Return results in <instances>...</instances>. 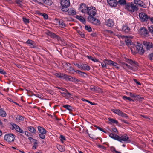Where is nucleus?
I'll return each mask as SVG.
<instances>
[{
    "instance_id": "1",
    "label": "nucleus",
    "mask_w": 153,
    "mask_h": 153,
    "mask_svg": "<svg viewBox=\"0 0 153 153\" xmlns=\"http://www.w3.org/2000/svg\"><path fill=\"white\" fill-rule=\"evenodd\" d=\"M126 62L131 64V65H129L128 64L123 63V65H125L128 68L132 70L133 71H135L137 70V66L138 65L137 62L135 61H133L131 59H128L127 60Z\"/></svg>"
},
{
    "instance_id": "2",
    "label": "nucleus",
    "mask_w": 153,
    "mask_h": 153,
    "mask_svg": "<svg viewBox=\"0 0 153 153\" xmlns=\"http://www.w3.org/2000/svg\"><path fill=\"white\" fill-rule=\"evenodd\" d=\"M61 10L66 12L68 10V7L70 5L69 0H62L60 2Z\"/></svg>"
},
{
    "instance_id": "3",
    "label": "nucleus",
    "mask_w": 153,
    "mask_h": 153,
    "mask_svg": "<svg viewBox=\"0 0 153 153\" xmlns=\"http://www.w3.org/2000/svg\"><path fill=\"white\" fill-rule=\"evenodd\" d=\"M126 6L127 10L128 11L132 12L137 11L138 9V7L132 3L130 4L128 3L126 4Z\"/></svg>"
},
{
    "instance_id": "4",
    "label": "nucleus",
    "mask_w": 153,
    "mask_h": 153,
    "mask_svg": "<svg viewBox=\"0 0 153 153\" xmlns=\"http://www.w3.org/2000/svg\"><path fill=\"white\" fill-rule=\"evenodd\" d=\"M117 137V140L122 142L123 141L126 142L127 143H130L131 142L130 140L129 139L128 137L126 135H124L121 137L119 136H116Z\"/></svg>"
},
{
    "instance_id": "5",
    "label": "nucleus",
    "mask_w": 153,
    "mask_h": 153,
    "mask_svg": "<svg viewBox=\"0 0 153 153\" xmlns=\"http://www.w3.org/2000/svg\"><path fill=\"white\" fill-rule=\"evenodd\" d=\"M15 138L14 135L12 134H6L4 137V140L9 143L14 141Z\"/></svg>"
},
{
    "instance_id": "6",
    "label": "nucleus",
    "mask_w": 153,
    "mask_h": 153,
    "mask_svg": "<svg viewBox=\"0 0 153 153\" xmlns=\"http://www.w3.org/2000/svg\"><path fill=\"white\" fill-rule=\"evenodd\" d=\"M88 14L89 16H94L96 13V10L94 7H86Z\"/></svg>"
},
{
    "instance_id": "7",
    "label": "nucleus",
    "mask_w": 153,
    "mask_h": 153,
    "mask_svg": "<svg viewBox=\"0 0 153 153\" xmlns=\"http://www.w3.org/2000/svg\"><path fill=\"white\" fill-rule=\"evenodd\" d=\"M10 124L12 126V130L15 129L18 132L22 134L24 133V131L17 125L13 123H11Z\"/></svg>"
},
{
    "instance_id": "8",
    "label": "nucleus",
    "mask_w": 153,
    "mask_h": 153,
    "mask_svg": "<svg viewBox=\"0 0 153 153\" xmlns=\"http://www.w3.org/2000/svg\"><path fill=\"white\" fill-rule=\"evenodd\" d=\"M143 45L147 50H150L153 48V43L149 41H143Z\"/></svg>"
},
{
    "instance_id": "9",
    "label": "nucleus",
    "mask_w": 153,
    "mask_h": 153,
    "mask_svg": "<svg viewBox=\"0 0 153 153\" xmlns=\"http://www.w3.org/2000/svg\"><path fill=\"white\" fill-rule=\"evenodd\" d=\"M139 16L140 19L143 21H148L149 17L146 13L143 12L140 13Z\"/></svg>"
},
{
    "instance_id": "10",
    "label": "nucleus",
    "mask_w": 153,
    "mask_h": 153,
    "mask_svg": "<svg viewBox=\"0 0 153 153\" xmlns=\"http://www.w3.org/2000/svg\"><path fill=\"white\" fill-rule=\"evenodd\" d=\"M134 4L138 5L144 8L147 7V6L142 1L140 0H134Z\"/></svg>"
},
{
    "instance_id": "11",
    "label": "nucleus",
    "mask_w": 153,
    "mask_h": 153,
    "mask_svg": "<svg viewBox=\"0 0 153 153\" xmlns=\"http://www.w3.org/2000/svg\"><path fill=\"white\" fill-rule=\"evenodd\" d=\"M25 43L28 44V45L31 48H35L37 46L36 43L30 39H28Z\"/></svg>"
},
{
    "instance_id": "12",
    "label": "nucleus",
    "mask_w": 153,
    "mask_h": 153,
    "mask_svg": "<svg viewBox=\"0 0 153 153\" xmlns=\"http://www.w3.org/2000/svg\"><path fill=\"white\" fill-rule=\"evenodd\" d=\"M139 33L142 35L146 36L149 33V32L146 28L143 27L140 28Z\"/></svg>"
},
{
    "instance_id": "13",
    "label": "nucleus",
    "mask_w": 153,
    "mask_h": 153,
    "mask_svg": "<svg viewBox=\"0 0 153 153\" xmlns=\"http://www.w3.org/2000/svg\"><path fill=\"white\" fill-rule=\"evenodd\" d=\"M107 1L111 7H116L117 5V0H107Z\"/></svg>"
},
{
    "instance_id": "14",
    "label": "nucleus",
    "mask_w": 153,
    "mask_h": 153,
    "mask_svg": "<svg viewBox=\"0 0 153 153\" xmlns=\"http://www.w3.org/2000/svg\"><path fill=\"white\" fill-rule=\"evenodd\" d=\"M114 21L110 19L107 20L105 22L106 25L109 27H112L114 25Z\"/></svg>"
},
{
    "instance_id": "15",
    "label": "nucleus",
    "mask_w": 153,
    "mask_h": 153,
    "mask_svg": "<svg viewBox=\"0 0 153 153\" xmlns=\"http://www.w3.org/2000/svg\"><path fill=\"white\" fill-rule=\"evenodd\" d=\"M48 35L51 36V37L53 38H56L58 40L60 39V37L57 35H56L54 33L51 32H49L48 34Z\"/></svg>"
},
{
    "instance_id": "16",
    "label": "nucleus",
    "mask_w": 153,
    "mask_h": 153,
    "mask_svg": "<svg viewBox=\"0 0 153 153\" xmlns=\"http://www.w3.org/2000/svg\"><path fill=\"white\" fill-rule=\"evenodd\" d=\"M130 28L127 25H123L122 27V31L126 33L129 32Z\"/></svg>"
},
{
    "instance_id": "17",
    "label": "nucleus",
    "mask_w": 153,
    "mask_h": 153,
    "mask_svg": "<svg viewBox=\"0 0 153 153\" xmlns=\"http://www.w3.org/2000/svg\"><path fill=\"white\" fill-rule=\"evenodd\" d=\"M40 1V3H44L48 5H51L53 3L51 0H41Z\"/></svg>"
},
{
    "instance_id": "18",
    "label": "nucleus",
    "mask_w": 153,
    "mask_h": 153,
    "mask_svg": "<svg viewBox=\"0 0 153 153\" xmlns=\"http://www.w3.org/2000/svg\"><path fill=\"white\" fill-rule=\"evenodd\" d=\"M38 129L39 131L41 134H45L46 133V130L42 127L38 126Z\"/></svg>"
},
{
    "instance_id": "19",
    "label": "nucleus",
    "mask_w": 153,
    "mask_h": 153,
    "mask_svg": "<svg viewBox=\"0 0 153 153\" xmlns=\"http://www.w3.org/2000/svg\"><path fill=\"white\" fill-rule=\"evenodd\" d=\"M68 12V13L70 15L74 16L76 14V13L75 10L71 8L70 9H69L67 11Z\"/></svg>"
},
{
    "instance_id": "20",
    "label": "nucleus",
    "mask_w": 153,
    "mask_h": 153,
    "mask_svg": "<svg viewBox=\"0 0 153 153\" xmlns=\"http://www.w3.org/2000/svg\"><path fill=\"white\" fill-rule=\"evenodd\" d=\"M93 16H88V19L89 21L94 24V23H95V22L96 20V19L93 17Z\"/></svg>"
},
{
    "instance_id": "21",
    "label": "nucleus",
    "mask_w": 153,
    "mask_h": 153,
    "mask_svg": "<svg viewBox=\"0 0 153 153\" xmlns=\"http://www.w3.org/2000/svg\"><path fill=\"white\" fill-rule=\"evenodd\" d=\"M76 72L78 74L81 75L82 76L86 77L87 76V74L85 72L81 71L79 70H76Z\"/></svg>"
},
{
    "instance_id": "22",
    "label": "nucleus",
    "mask_w": 153,
    "mask_h": 153,
    "mask_svg": "<svg viewBox=\"0 0 153 153\" xmlns=\"http://www.w3.org/2000/svg\"><path fill=\"white\" fill-rule=\"evenodd\" d=\"M27 129L32 133L35 134L36 132V130L32 126H29L27 127Z\"/></svg>"
},
{
    "instance_id": "23",
    "label": "nucleus",
    "mask_w": 153,
    "mask_h": 153,
    "mask_svg": "<svg viewBox=\"0 0 153 153\" xmlns=\"http://www.w3.org/2000/svg\"><path fill=\"white\" fill-rule=\"evenodd\" d=\"M7 114L5 111L2 108L0 109V116L5 117L6 116Z\"/></svg>"
},
{
    "instance_id": "24",
    "label": "nucleus",
    "mask_w": 153,
    "mask_h": 153,
    "mask_svg": "<svg viewBox=\"0 0 153 153\" xmlns=\"http://www.w3.org/2000/svg\"><path fill=\"white\" fill-rule=\"evenodd\" d=\"M117 4H119L120 5H124L126 4V0H119L117 1Z\"/></svg>"
},
{
    "instance_id": "25",
    "label": "nucleus",
    "mask_w": 153,
    "mask_h": 153,
    "mask_svg": "<svg viewBox=\"0 0 153 153\" xmlns=\"http://www.w3.org/2000/svg\"><path fill=\"white\" fill-rule=\"evenodd\" d=\"M59 26L62 28H64L65 27L66 25L64 22L62 20H59Z\"/></svg>"
},
{
    "instance_id": "26",
    "label": "nucleus",
    "mask_w": 153,
    "mask_h": 153,
    "mask_svg": "<svg viewBox=\"0 0 153 153\" xmlns=\"http://www.w3.org/2000/svg\"><path fill=\"white\" fill-rule=\"evenodd\" d=\"M57 147L58 150L60 151L63 152L65 151V147L63 146L58 145Z\"/></svg>"
},
{
    "instance_id": "27",
    "label": "nucleus",
    "mask_w": 153,
    "mask_h": 153,
    "mask_svg": "<svg viewBox=\"0 0 153 153\" xmlns=\"http://www.w3.org/2000/svg\"><path fill=\"white\" fill-rule=\"evenodd\" d=\"M82 68H82V70H87V71H89L90 69V67L85 64H83Z\"/></svg>"
},
{
    "instance_id": "28",
    "label": "nucleus",
    "mask_w": 153,
    "mask_h": 153,
    "mask_svg": "<svg viewBox=\"0 0 153 153\" xmlns=\"http://www.w3.org/2000/svg\"><path fill=\"white\" fill-rule=\"evenodd\" d=\"M125 42L126 45H127L128 46L131 45L132 44V42L131 40L128 38L126 39Z\"/></svg>"
},
{
    "instance_id": "29",
    "label": "nucleus",
    "mask_w": 153,
    "mask_h": 153,
    "mask_svg": "<svg viewBox=\"0 0 153 153\" xmlns=\"http://www.w3.org/2000/svg\"><path fill=\"white\" fill-rule=\"evenodd\" d=\"M63 107L70 111L72 110L73 108L70 105H63Z\"/></svg>"
},
{
    "instance_id": "30",
    "label": "nucleus",
    "mask_w": 153,
    "mask_h": 153,
    "mask_svg": "<svg viewBox=\"0 0 153 153\" xmlns=\"http://www.w3.org/2000/svg\"><path fill=\"white\" fill-rule=\"evenodd\" d=\"M64 79L66 80H68L69 81H71L72 79H73V77L69 75L65 74Z\"/></svg>"
},
{
    "instance_id": "31",
    "label": "nucleus",
    "mask_w": 153,
    "mask_h": 153,
    "mask_svg": "<svg viewBox=\"0 0 153 153\" xmlns=\"http://www.w3.org/2000/svg\"><path fill=\"white\" fill-rule=\"evenodd\" d=\"M108 120L110 121V123H111L116 124H117L118 123V122L117 120L114 119H112L110 118H108Z\"/></svg>"
},
{
    "instance_id": "32",
    "label": "nucleus",
    "mask_w": 153,
    "mask_h": 153,
    "mask_svg": "<svg viewBox=\"0 0 153 153\" xmlns=\"http://www.w3.org/2000/svg\"><path fill=\"white\" fill-rule=\"evenodd\" d=\"M104 61H105L106 64H107V65H108L111 66L112 65V63L113 62V61L111 60L107 59L104 60Z\"/></svg>"
},
{
    "instance_id": "33",
    "label": "nucleus",
    "mask_w": 153,
    "mask_h": 153,
    "mask_svg": "<svg viewBox=\"0 0 153 153\" xmlns=\"http://www.w3.org/2000/svg\"><path fill=\"white\" fill-rule=\"evenodd\" d=\"M78 18L79 19V20L83 24H85L86 22L85 19V18L82 17L80 16L79 18H78V17H79V16H77Z\"/></svg>"
},
{
    "instance_id": "34",
    "label": "nucleus",
    "mask_w": 153,
    "mask_h": 153,
    "mask_svg": "<svg viewBox=\"0 0 153 153\" xmlns=\"http://www.w3.org/2000/svg\"><path fill=\"white\" fill-rule=\"evenodd\" d=\"M123 98L125 100H127L130 101H134V100L132 99L130 97L126 96H123Z\"/></svg>"
},
{
    "instance_id": "35",
    "label": "nucleus",
    "mask_w": 153,
    "mask_h": 153,
    "mask_svg": "<svg viewBox=\"0 0 153 153\" xmlns=\"http://www.w3.org/2000/svg\"><path fill=\"white\" fill-rule=\"evenodd\" d=\"M83 64L80 63L79 64L76 63L74 64V65L77 67L81 69V70H82V66H83Z\"/></svg>"
},
{
    "instance_id": "36",
    "label": "nucleus",
    "mask_w": 153,
    "mask_h": 153,
    "mask_svg": "<svg viewBox=\"0 0 153 153\" xmlns=\"http://www.w3.org/2000/svg\"><path fill=\"white\" fill-rule=\"evenodd\" d=\"M137 51L140 55H142L144 53L145 50L143 49V48L142 47L140 49V50H138Z\"/></svg>"
},
{
    "instance_id": "37",
    "label": "nucleus",
    "mask_w": 153,
    "mask_h": 153,
    "mask_svg": "<svg viewBox=\"0 0 153 153\" xmlns=\"http://www.w3.org/2000/svg\"><path fill=\"white\" fill-rule=\"evenodd\" d=\"M116 136H118L115 134L111 133L109 134V136L110 137L113 138L115 140H117V137Z\"/></svg>"
},
{
    "instance_id": "38",
    "label": "nucleus",
    "mask_w": 153,
    "mask_h": 153,
    "mask_svg": "<svg viewBox=\"0 0 153 153\" xmlns=\"http://www.w3.org/2000/svg\"><path fill=\"white\" fill-rule=\"evenodd\" d=\"M63 88H62L61 89L62 90L64 91H65L67 93H66L67 95V97H70L71 96V94L70 93H69L66 89H65L63 90Z\"/></svg>"
},
{
    "instance_id": "39",
    "label": "nucleus",
    "mask_w": 153,
    "mask_h": 153,
    "mask_svg": "<svg viewBox=\"0 0 153 153\" xmlns=\"http://www.w3.org/2000/svg\"><path fill=\"white\" fill-rule=\"evenodd\" d=\"M85 30L89 32H90L91 31L92 29L91 27L90 26L88 25H85Z\"/></svg>"
},
{
    "instance_id": "40",
    "label": "nucleus",
    "mask_w": 153,
    "mask_h": 153,
    "mask_svg": "<svg viewBox=\"0 0 153 153\" xmlns=\"http://www.w3.org/2000/svg\"><path fill=\"white\" fill-rule=\"evenodd\" d=\"M23 20L24 23L26 24L29 22V19L25 17L23 18Z\"/></svg>"
},
{
    "instance_id": "41",
    "label": "nucleus",
    "mask_w": 153,
    "mask_h": 153,
    "mask_svg": "<svg viewBox=\"0 0 153 153\" xmlns=\"http://www.w3.org/2000/svg\"><path fill=\"white\" fill-rule=\"evenodd\" d=\"M135 47L136 50L137 51L138 50H140V49L141 48V47H143V46L142 44L138 43L137 45H135Z\"/></svg>"
},
{
    "instance_id": "42",
    "label": "nucleus",
    "mask_w": 153,
    "mask_h": 153,
    "mask_svg": "<svg viewBox=\"0 0 153 153\" xmlns=\"http://www.w3.org/2000/svg\"><path fill=\"white\" fill-rule=\"evenodd\" d=\"M120 116L126 118H128V116L126 114L123 112L121 113Z\"/></svg>"
},
{
    "instance_id": "43",
    "label": "nucleus",
    "mask_w": 153,
    "mask_h": 153,
    "mask_svg": "<svg viewBox=\"0 0 153 153\" xmlns=\"http://www.w3.org/2000/svg\"><path fill=\"white\" fill-rule=\"evenodd\" d=\"M107 64H106L105 61L104 62V63H101V65H102V67L104 68H107L106 66Z\"/></svg>"
},
{
    "instance_id": "44",
    "label": "nucleus",
    "mask_w": 153,
    "mask_h": 153,
    "mask_svg": "<svg viewBox=\"0 0 153 153\" xmlns=\"http://www.w3.org/2000/svg\"><path fill=\"white\" fill-rule=\"evenodd\" d=\"M122 113V112L120 110L117 109L116 112V114H117L118 115L120 116Z\"/></svg>"
},
{
    "instance_id": "45",
    "label": "nucleus",
    "mask_w": 153,
    "mask_h": 153,
    "mask_svg": "<svg viewBox=\"0 0 153 153\" xmlns=\"http://www.w3.org/2000/svg\"><path fill=\"white\" fill-rule=\"evenodd\" d=\"M94 126L95 127H96L97 129H98L100 130V131H102L105 133H106V132H105V131H104L103 130L102 128L100 127H99L97 126H96V125Z\"/></svg>"
},
{
    "instance_id": "46",
    "label": "nucleus",
    "mask_w": 153,
    "mask_h": 153,
    "mask_svg": "<svg viewBox=\"0 0 153 153\" xmlns=\"http://www.w3.org/2000/svg\"><path fill=\"white\" fill-rule=\"evenodd\" d=\"M45 134H41L39 135V137L42 139H44L45 138Z\"/></svg>"
},
{
    "instance_id": "47",
    "label": "nucleus",
    "mask_w": 153,
    "mask_h": 153,
    "mask_svg": "<svg viewBox=\"0 0 153 153\" xmlns=\"http://www.w3.org/2000/svg\"><path fill=\"white\" fill-rule=\"evenodd\" d=\"M127 95H129L131 97L134 98L135 97V94L132 93L131 92H129L127 93Z\"/></svg>"
},
{
    "instance_id": "48",
    "label": "nucleus",
    "mask_w": 153,
    "mask_h": 153,
    "mask_svg": "<svg viewBox=\"0 0 153 153\" xmlns=\"http://www.w3.org/2000/svg\"><path fill=\"white\" fill-rule=\"evenodd\" d=\"M97 87H94L93 86L92 87H91L90 88V89L91 91H97Z\"/></svg>"
},
{
    "instance_id": "49",
    "label": "nucleus",
    "mask_w": 153,
    "mask_h": 153,
    "mask_svg": "<svg viewBox=\"0 0 153 153\" xmlns=\"http://www.w3.org/2000/svg\"><path fill=\"white\" fill-rule=\"evenodd\" d=\"M148 58L150 60H153V53L149 54L148 56Z\"/></svg>"
},
{
    "instance_id": "50",
    "label": "nucleus",
    "mask_w": 153,
    "mask_h": 153,
    "mask_svg": "<svg viewBox=\"0 0 153 153\" xmlns=\"http://www.w3.org/2000/svg\"><path fill=\"white\" fill-rule=\"evenodd\" d=\"M17 118L19 120L23 121L24 120V118L23 117L21 116H18Z\"/></svg>"
},
{
    "instance_id": "51",
    "label": "nucleus",
    "mask_w": 153,
    "mask_h": 153,
    "mask_svg": "<svg viewBox=\"0 0 153 153\" xmlns=\"http://www.w3.org/2000/svg\"><path fill=\"white\" fill-rule=\"evenodd\" d=\"M0 73L1 74H4V75H5L7 74V73L6 72L4 71L2 69H1L0 68Z\"/></svg>"
},
{
    "instance_id": "52",
    "label": "nucleus",
    "mask_w": 153,
    "mask_h": 153,
    "mask_svg": "<svg viewBox=\"0 0 153 153\" xmlns=\"http://www.w3.org/2000/svg\"><path fill=\"white\" fill-rule=\"evenodd\" d=\"M111 151H114L116 153H120V152L116 150L115 148L114 147H112L111 148Z\"/></svg>"
},
{
    "instance_id": "53",
    "label": "nucleus",
    "mask_w": 153,
    "mask_h": 153,
    "mask_svg": "<svg viewBox=\"0 0 153 153\" xmlns=\"http://www.w3.org/2000/svg\"><path fill=\"white\" fill-rule=\"evenodd\" d=\"M79 34L81 36V37L82 38H84L85 36V35L82 32L79 31L78 32Z\"/></svg>"
},
{
    "instance_id": "54",
    "label": "nucleus",
    "mask_w": 153,
    "mask_h": 153,
    "mask_svg": "<svg viewBox=\"0 0 153 153\" xmlns=\"http://www.w3.org/2000/svg\"><path fill=\"white\" fill-rule=\"evenodd\" d=\"M42 15L45 19H47L48 18V16L47 14L43 13Z\"/></svg>"
},
{
    "instance_id": "55",
    "label": "nucleus",
    "mask_w": 153,
    "mask_h": 153,
    "mask_svg": "<svg viewBox=\"0 0 153 153\" xmlns=\"http://www.w3.org/2000/svg\"><path fill=\"white\" fill-rule=\"evenodd\" d=\"M98 147L99 148H101V149H103L104 150H106V148L105 147V146H102V145H98Z\"/></svg>"
},
{
    "instance_id": "56",
    "label": "nucleus",
    "mask_w": 153,
    "mask_h": 153,
    "mask_svg": "<svg viewBox=\"0 0 153 153\" xmlns=\"http://www.w3.org/2000/svg\"><path fill=\"white\" fill-rule=\"evenodd\" d=\"M134 98H136V99H144L143 98H141L140 95H135V97Z\"/></svg>"
},
{
    "instance_id": "57",
    "label": "nucleus",
    "mask_w": 153,
    "mask_h": 153,
    "mask_svg": "<svg viewBox=\"0 0 153 153\" xmlns=\"http://www.w3.org/2000/svg\"><path fill=\"white\" fill-rule=\"evenodd\" d=\"M95 22V23H94V24L96 25H98L100 23V21L97 19H96V20Z\"/></svg>"
},
{
    "instance_id": "58",
    "label": "nucleus",
    "mask_w": 153,
    "mask_h": 153,
    "mask_svg": "<svg viewBox=\"0 0 153 153\" xmlns=\"http://www.w3.org/2000/svg\"><path fill=\"white\" fill-rule=\"evenodd\" d=\"M65 75V74L60 73V78H63V79H64Z\"/></svg>"
},
{
    "instance_id": "59",
    "label": "nucleus",
    "mask_w": 153,
    "mask_h": 153,
    "mask_svg": "<svg viewBox=\"0 0 153 153\" xmlns=\"http://www.w3.org/2000/svg\"><path fill=\"white\" fill-rule=\"evenodd\" d=\"M106 30L108 33H110V34H113L114 33L111 30Z\"/></svg>"
},
{
    "instance_id": "60",
    "label": "nucleus",
    "mask_w": 153,
    "mask_h": 153,
    "mask_svg": "<svg viewBox=\"0 0 153 153\" xmlns=\"http://www.w3.org/2000/svg\"><path fill=\"white\" fill-rule=\"evenodd\" d=\"M60 73H56L55 74V75L56 77L60 78Z\"/></svg>"
},
{
    "instance_id": "61",
    "label": "nucleus",
    "mask_w": 153,
    "mask_h": 153,
    "mask_svg": "<svg viewBox=\"0 0 153 153\" xmlns=\"http://www.w3.org/2000/svg\"><path fill=\"white\" fill-rule=\"evenodd\" d=\"M60 138H61V140H65V137L63 135H60Z\"/></svg>"
},
{
    "instance_id": "62",
    "label": "nucleus",
    "mask_w": 153,
    "mask_h": 153,
    "mask_svg": "<svg viewBox=\"0 0 153 153\" xmlns=\"http://www.w3.org/2000/svg\"><path fill=\"white\" fill-rule=\"evenodd\" d=\"M134 81L137 85H141V84L138 81L137 79H134Z\"/></svg>"
},
{
    "instance_id": "63",
    "label": "nucleus",
    "mask_w": 153,
    "mask_h": 153,
    "mask_svg": "<svg viewBox=\"0 0 153 153\" xmlns=\"http://www.w3.org/2000/svg\"><path fill=\"white\" fill-rule=\"evenodd\" d=\"M149 20L150 22L153 24V17H150L149 16Z\"/></svg>"
},
{
    "instance_id": "64",
    "label": "nucleus",
    "mask_w": 153,
    "mask_h": 153,
    "mask_svg": "<svg viewBox=\"0 0 153 153\" xmlns=\"http://www.w3.org/2000/svg\"><path fill=\"white\" fill-rule=\"evenodd\" d=\"M74 80V82H80V80L77 79V78H73V79Z\"/></svg>"
}]
</instances>
